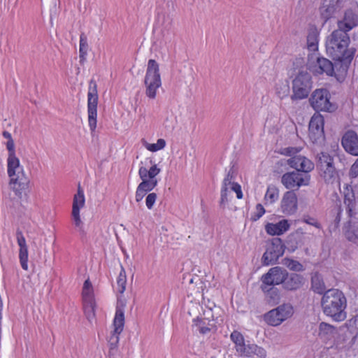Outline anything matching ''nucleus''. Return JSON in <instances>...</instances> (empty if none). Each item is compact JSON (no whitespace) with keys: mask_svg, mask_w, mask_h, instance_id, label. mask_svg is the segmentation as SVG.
Here are the masks:
<instances>
[{"mask_svg":"<svg viewBox=\"0 0 358 358\" xmlns=\"http://www.w3.org/2000/svg\"><path fill=\"white\" fill-rule=\"evenodd\" d=\"M324 315L334 322H343L347 318V299L343 292L338 289L326 290L320 301Z\"/></svg>","mask_w":358,"mask_h":358,"instance_id":"f257e3e1","label":"nucleus"},{"mask_svg":"<svg viewBox=\"0 0 358 358\" xmlns=\"http://www.w3.org/2000/svg\"><path fill=\"white\" fill-rule=\"evenodd\" d=\"M7 173L10 179L9 185L15 194L20 199L25 197L29 180L17 157L7 158Z\"/></svg>","mask_w":358,"mask_h":358,"instance_id":"f03ea898","label":"nucleus"},{"mask_svg":"<svg viewBox=\"0 0 358 358\" xmlns=\"http://www.w3.org/2000/svg\"><path fill=\"white\" fill-rule=\"evenodd\" d=\"M350 43V37L347 33L341 30H334L326 41L327 52L335 60L343 61L349 57L348 47Z\"/></svg>","mask_w":358,"mask_h":358,"instance_id":"7ed1b4c3","label":"nucleus"},{"mask_svg":"<svg viewBox=\"0 0 358 358\" xmlns=\"http://www.w3.org/2000/svg\"><path fill=\"white\" fill-rule=\"evenodd\" d=\"M145 94L150 99H155L159 89L162 87L159 66L155 59H149L144 78Z\"/></svg>","mask_w":358,"mask_h":358,"instance_id":"20e7f679","label":"nucleus"},{"mask_svg":"<svg viewBox=\"0 0 358 358\" xmlns=\"http://www.w3.org/2000/svg\"><path fill=\"white\" fill-rule=\"evenodd\" d=\"M301 150V148L288 147L282 150V154L292 157L287 160L290 167L296 169L297 172L308 174L314 169V164L307 157L297 155Z\"/></svg>","mask_w":358,"mask_h":358,"instance_id":"39448f33","label":"nucleus"},{"mask_svg":"<svg viewBox=\"0 0 358 358\" xmlns=\"http://www.w3.org/2000/svg\"><path fill=\"white\" fill-rule=\"evenodd\" d=\"M312 108L315 111L332 113L337 108L334 102L331 101V94L328 90L324 88L314 90L309 99Z\"/></svg>","mask_w":358,"mask_h":358,"instance_id":"423d86ee","label":"nucleus"},{"mask_svg":"<svg viewBox=\"0 0 358 358\" xmlns=\"http://www.w3.org/2000/svg\"><path fill=\"white\" fill-rule=\"evenodd\" d=\"M287 276V271L276 266L273 267L268 271L262 275V285L261 288L264 292H275L276 294V299H278V290L271 286L278 285L285 280V277Z\"/></svg>","mask_w":358,"mask_h":358,"instance_id":"0eeeda50","label":"nucleus"},{"mask_svg":"<svg viewBox=\"0 0 358 358\" xmlns=\"http://www.w3.org/2000/svg\"><path fill=\"white\" fill-rule=\"evenodd\" d=\"M293 314V306L290 303H283L267 312L264 319L268 325L278 327L290 318Z\"/></svg>","mask_w":358,"mask_h":358,"instance_id":"6e6552de","label":"nucleus"},{"mask_svg":"<svg viewBox=\"0 0 358 358\" xmlns=\"http://www.w3.org/2000/svg\"><path fill=\"white\" fill-rule=\"evenodd\" d=\"M312 89L311 76L308 73H299L292 81V99L300 100L306 98Z\"/></svg>","mask_w":358,"mask_h":358,"instance_id":"1a4fd4ad","label":"nucleus"},{"mask_svg":"<svg viewBox=\"0 0 358 358\" xmlns=\"http://www.w3.org/2000/svg\"><path fill=\"white\" fill-rule=\"evenodd\" d=\"M85 204L84 192L79 186L77 193L73 196L71 217L75 229L80 234H84V222L81 218L80 210L84 208Z\"/></svg>","mask_w":358,"mask_h":358,"instance_id":"9d476101","label":"nucleus"},{"mask_svg":"<svg viewBox=\"0 0 358 358\" xmlns=\"http://www.w3.org/2000/svg\"><path fill=\"white\" fill-rule=\"evenodd\" d=\"M95 82L91 81L87 93V113L89 127L92 131L96 127L98 94Z\"/></svg>","mask_w":358,"mask_h":358,"instance_id":"9b49d317","label":"nucleus"},{"mask_svg":"<svg viewBox=\"0 0 358 358\" xmlns=\"http://www.w3.org/2000/svg\"><path fill=\"white\" fill-rule=\"evenodd\" d=\"M310 176L295 171L284 173L281 177V183L287 189H299L302 186L309 185Z\"/></svg>","mask_w":358,"mask_h":358,"instance_id":"f8f14e48","label":"nucleus"},{"mask_svg":"<svg viewBox=\"0 0 358 358\" xmlns=\"http://www.w3.org/2000/svg\"><path fill=\"white\" fill-rule=\"evenodd\" d=\"M285 252V245L280 238H273L266 246L262 256V263L268 266L275 264Z\"/></svg>","mask_w":358,"mask_h":358,"instance_id":"ddd939ff","label":"nucleus"},{"mask_svg":"<svg viewBox=\"0 0 358 358\" xmlns=\"http://www.w3.org/2000/svg\"><path fill=\"white\" fill-rule=\"evenodd\" d=\"M113 331L109 339L110 350H115L119 343V336L123 331L124 325V312L122 308L117 307L113 319Z\"/></svg>","mask_w":358,"mask_h":358,"instance_id":"4468645a","label":"nucleus"},{"mask_svg":"<svg viewBox=\"0 0 358 358\" xmlns=\"http://www.w3.org/2000/svg\"><path fill=\"white\" fill-rule=\"evenodd\" d=\"M82 296L83 301L84 310L89 320L94 316L95 300L94 289L90 280L84 282Z\"/></svg>","mask_w":358,"mask_h":358,"instance_id":"2eb2a0df","label":"nucleus"},{"mask_svg":"<svg viewBox=\"0 0 358 358\" xmlns=\"http://www.w3.org/2000/svg\"><path fill=\"white\" fill-rule=\"evenodd\" d=\"M309 138L313 143L324 140V117L320 113H315L309 122Z\"/></svg>","mask_w":358,"mask_h":358,"instance_id":"dca6fc26","label":"nucleus"},{"mask_svg":"<svg viewBox=\"0 0 358 358\" xmlns=\"http://www.w3.org/2000/svg\"><path fill=\"white\" fill-rule=\"evenodd\" d=\"M298 210V198L293 191L285 192L280 200L279 210L285 216L294 215Z\"/></svg>","mask_w":358,"mask_h":358,"instance_id":"f3484780","label":"nucleus"},{"mask_svg":"<svg viewBox=\"0 0 358 358\" xmlns=\"http://www.w3.org/2000/svg\"><path fill=\"white\" fill-rule=\"evenodd\" d=\"M339 333L336 327L327 322H320L318 327V337L324 343L334 347L336 345Z\"/></svg>","mask_w":358,"mask_h":358,"instance_id":"a211bd4d","label":"nucleus"},{"mask_svg":"<svg viewBox=\"0 0 358 358\" xmlns=\"http://www.w3.org/2000/svg\"><path fill=\"white\" fill-rule=\"evenodd\" d=\"M313 57L309 60V69L315 75L325 73L327 76H333L334 75V68L332 62L324 57H317L315 61Z\"/></svg>","mask_w":358,"mask_h":358,"instance_id":"6ab92c4d","label":"nucleus"},{"mask_svg":"<svg viewBox=\"0 0 358 358\" xmlns=\"http://www.w3.org/2000/svg\"><path fill=\"white\" fill-rule=\"evenodd\" d=\"M237 355L242 357L252 358L256 356L257 358H266V350L254 343L245 342L241 347L236 350Z\"/></svg>","mask_w":358,"mask_h":358,"instance_id":"aec40b11","label":"nucleus"},{"mask_svg":"<svg viewBox=\"0 0 358 358\" xmlns=\"http://www.w3.org/2000/svg\"><path fill=\"white\" fill-rule=\"evenodd\" d=\"M318 167L322 172L326 180L334 178L336 175V169L333 165V158L328 154L322 152L319 157Z\"/></svg>","mask_w":358,"mask_h":358,"instance_id":"412c9836","label":"nucleus"},{"mask_svg":"<svg viewBox=\"0 0 358 358\" xmlns=\"http://www.w3.org/2000/svg\"><path fill=\"white\" fill-rule=\"evenodd\" d=\"M341 143L347 152L358 156V136L355 131H347L342 138Z\"/></svg>","mask_w":358,"mask_h":358,"instance_id":"4be33fe9","label":"nucleus"},{"mask_svg":"<svg viewBox=\"0 0 358 358\" xmlns=\"http://www.w3.org/2000/svg\"><path fill=\"white\" fill-rule=\"evenodd\" d=\"M358 24V16L352 10L345 11L343 20L338 22V29L348 34Z\"/></svg>","mask_w":358,"mask_h":358,"instance_id":"5701e85b","label":"nucleus"},{"mask_svg":"<svg viewBox=\"0 0 358 358\" xmlns=\"http://www.w3.org/2000/svg\"><path fill=\"white\" fill-rule=\"evenodd\" d=\"M290 226L288 220L282 219L276 223H267L265 225V231L270 236H280L286 233Z\"/></svg>","mask_w":358,"mask_h":358,"instance_id":"b1692460","label":"nucleus"},{"mask_svg":"<svg viewBox=\"0 0 358 358\" xmlns=\"http://www.w3.org/2000/svg\"><path fill=\"white\" fill-rule=\"evenodd\" d=\"M303 278L296 273L288 274L285 277V280L282 282L285 289L288 290H295L299 289L303 284Z\"/></svg>","mask_w":358,"mask_h":358,"instance_id":"393cba45","label":"nucleus"},{"mask_svg":"<svg viewBox=\"0 0 358 358\" xmlns=\"http://www.w3.org/2000/svg\"><path fill=\"white\" fill-rule=\"evenodd\" d=\"M230 172H229L227 176L224 178L222 182L221 188V198L220 205L222 208H224L231 197V191L230 190Z\"/></svg>","mask_w":358,"mask_h":358,"instance_id":"a878e982","label":"nucleus"},{"mask_svg":"<svg viewBox=\"0 0 358 358\" xmlns=\"http://www.w3.org/2000/svg\"><path fill=\"white\" fill-rule=\"evenodd\" d=\"M161 172V169L157 166L155 163L152 164L150 168L148 169L145 166H140L138 170V175L140 178L157 180L156 176Z\"/></svg>","mask_w":358,"mask_h":358,"instance_id":"bb28decb","label":"nucleus"},{"mask_svg":"<svg viewBox=\"0 0 358 358\" xmlns=\"http://www.w3.org/2000/svg\"><path fill=\"white\" fill-rule=\"evenodd\" d=\"M278 198H279L278 188L273 185H268L264 197V199L265 201V204H273L275 201H278Z\"/></svg>","mask_w":358,"mask_h":358,"instance_id":"cd10ccee","label":"nucleus"},{"mask_svg":"<svg viewBox=\"0 0 358 358\" xmlns=\"http://www.w3.org/2000/svg\"><path fill=\"white\" fill-rule=\"evenodd\" d=\"M212 327L213 325L210 324L209 321L206 318L197 317L193 320V327L202 334L209 332Z\"/></svg>","mask_w":358,"mask_h":358,"instance_id":"c85d7f7f","label":"nucleus"},{"mask_svg":"<svg viewBox=\"0 0 358 358\" xmlns=\"http://www.w3.org/2000/svg\"><path fill=\"white\" fill-rule=\"evenodd\" d=\"M143 146L148 151L152 152H156L157 151L163 150L166 145V142L163 138L157 139V142L155 143H150L145 139L141 141Z\"/></svg>","mask_w":358,"mask_h":358,"instance_id":"c756f323","label":"nucleus"},{"mask_svg":"<svg viewBox=\"0 0 358 358\" xmlns=\"http://www.w3.org/2000/svg\"><path fill=\"white\" fill-rule=\"evenodd\" d=\"M79 58L80 62L83 64L86 60V57L88 52V43L87 36L82 34L80 36V43H79Z\"/></svg>","mask_w":358,"mask_h":358,"instance_id":"7c9ffc66","label":"nucleus"},{"mask_svg":"<svg viewBox=\"0 0 358 358\" xmlns=\"http://www.w3.org/2000/svg\"><path fill=\"white\" fill-rule=\"evenodd\" d=\"M318 32L314 29L309 31L307 36L308 48L310 51H315L317 49Z\"/></svg>","mask_w":358,"mask_h":358,"instance_id":"2f4dec72","label":"nucleus"},{"mask_svg":"<svg viewBox=\"0 0 358 358\" xmlns=\"http://www.w3.org/2000/svg\"><path fill=\"white\" fill-rule=\"evenodd\" d=\"M312 288L317 294H323L325 292V285L320 275L315 274L312 277Z\"/></svg>","mask_w":358,"mask_h":358,"instance_id":"473e14b6","label":"nucleus"},{"mask_svg":"<svg viewBox=\"0 0 358 358\" xmlns=\"http://www.w3.org/2000/svg\"><path fill=\"white\" fill-rule=\"evenodd\" d=\"M345 199L344 203L348 206L349 211H352L355 208V195L352 189L348 187L344 191Z\"/></svg>","mask_w":358,"mask_h":358,"instance_id":"72a5a7b5","label":"nucleus"},{"mask_svg":"<svg viewBox=\"0 0 358 358\" xmlns=\"http://www.w3.org/2000/svg\"><path fill=\"white\" fill-rule=\"evenodd\" d=\"M230 339L234 344L235 350L241 347L242 344L245 341L243 335L237 330H234L231 333Z\"/></svg>","mask_w":358,"mask_h":358,"instance_id":"f704fd0d","label":"nucleus"},{"mask_svg":"<svg viewBox=\"0 0 358 358\" xmlns=\"http://www.w3.org/2000/svg\"><path fill=\"white\" fill-rule=\"evenodd\" d=\"M142 182L138 185L141 189H143L147 193L152 191L158 184L157 180H150V179H144L141 178Z\"/></svg>","mask_w":358,"mask_h":358,"instance_id":"c9c22d12","label":"nucleus"},{"mask_svg":"<svg viewBox=\"0 0 358 358\" xmlns=\"http://www.w3.org/2000/svg\"><path fill=\"white\" fill-rule=\"evenodd\" d=\"M19 259L22 268L24 271L28 270V248L19 249Z\"/></svg>","mask_w":358,"mask_h":358,"instance_id":"e433bc0d","label":"nucleus"},{"mask_svg":"<svg viewBox=\"0 0 358 358\" xmlns=\"http://www.w3.org/2000/svg\"><path fill=\"white\" fill-rule=\"evenodd\" d=\"M117 283L119 287V292L123 293L126 288L127 275L124 268L121 266V270L117 279Z\"/></svg>","mask_w":358,"mask_h":358,"instance_id":"4c0bfd02","label":"nucleus"},{"mask_svg":"<svg viewBox=\"0 0 358 358\" xmlns=\"http://www.w3.org/2000/svg\"><path fill=\"white\" fill-rule=\"evenodd\" d=\"M345 237L349 241L358 244V228L350 227L345 232Z\"/></svg>","mask_w":358,"mask_h":358,"instance_id":"58836bf2","label":"nucleus"},{"mask_svg":"<svg viewBox=\"0 0 358 358\" xmlns=\"http://www.w3.org/2000/svg\"><path fill=\"white\" fill-rule=\"evenodd\" d=\"M285 265L292 271H300L303 269V266L299 262L293 259H285Z\"/></svg>","mask_w":358,"mask_h":358,"instance_id":"ea45409f","label":"nucleus"},{"mask_svg":"<svg viewBox=\"0 0 358 358\" xmlns=\"http://www.w3.org/2000/svg\"><path fill=\"white\" fill-rule=\"evenodd\" d=\"M229 178H230V185H229L230 187V190L231 192H234L236 193L237 199H242L243 198V192H242L241 185L238 183L232 181V176L231 173H230Z\"/></svg>","mask_w":358,"mask_h":358,"instance_id":"a19ab883","label":"nucleus"},{"mask_svg":"<svg viewBox=\"0 0 358 358\" xmlns=\"http://www.w3.org/2000/svg\"><path fill=\"white\" fill-rule=\"evenodd\" d=\"M5 145L8 150V157H17L14 141H7Z\"/></svg>","mask_w":358,"mask_h":358,"instance_id":"79ce46f5","label":"nucleus"},{"mask_svg":"<svg viewBox=\"0 0 358 358\" xmlns=\"http://www.w3.org/2000/svg\"><path fill=\"white\" fill-rule=\"evenodd\" d=\"M157 196L155 193H150L146 196L145 199V204L148 209H152L156 202Z\"/></svg>","mask_w":358,"mask_h":358,"instance_id":"37998d69","label":"nucleus"},{"mask_svg":"<svg viewBox=\"0 0 358 358\" xmlns=\"http://www.w3.org/2000/svg\"><path fill=\"white\" fill-rule=\"evenodd\" d=\"M265 212H266V210L262 204H260V203L257 204V206L255 207V213L252 217L253 220L256 221V220H259L260 217H262L264 215Z\"/></svg>","mask_w":358,"mask_h":358,"instance_id":"c03bdc74","label":"nucleus"},{"mask_svg":"<svg viewBox=\"0 0 358 358\" xmlns=\"http://www.w3.org/2000/svg\"><path fill=\"white\" fill-rule=\"evenodd\" d=\"M349 176L352 178H355L358 176V158L351 166L349 171Z\"/></svg>","mask_w":358,"mask_h":358,"instance_id":"a18cd8bd","label":"nucleus"},{"mask_svg":"<svg viewBox=\"0 0 358 358\" xmlns=\"http://www.w3.org/2000/svg\"><path fill=\"white\" fill-rule=\"evenodd\" d=\"M146 194H147L146 192H145L143 189H141L140 187L138 186L136 191V196H135L136 201L137 202L141 201L143 199V197L145 196Z\"/></svg>","mask_w":358,"mask_h":358,"instance_id":"49530a36","label":"nucleus"},{"mask_svg":"<svg viewBox=\"0 0 358 358\" xmlns=\"http://www.w3.org/2000/svg\"><path fill=\"white\" fill-rule=\"evenodd\" d=\"M17 242L20 248H27L26 240L23 234H17Z\"/></svg>","mask_w":358,"mask_h":358,"instance_id":"de8ad7c7","label":"nucleus"},{"mask_svg":"<svg viewBox=\"0 0 358 358\" xmlns=\"http://www.w3.org/2000/svg\"><path fill=\"white\" fill-rule=\"evenodd\" d=\"M267 297H269L270 299H269V302L270 303H276L278 302L279 301V294L278 293V299H276V294L275 292H270L268 294V292H264Z\"/></svg>","mask_w":358,"mask_h":358,"instance_id":"09e8293b","label":"nucleus"},{"mask_svg":"<svg viewBox=\"0 0 358 358\" xmlns=\"http://www.w3.org/2000/svg\"><path fill=\"white\" fill-rule=\"evenodd\" d=\"M303 222L308 224L314 226L316 228H318V229L320 228V224L314 218H312V217L305 218L303 220Z\"/></svg>","mask_w":358,"mask_h":358,"instance_id":"8fccbe9b","label":"nucleus"},{"mask_svg":"<svg viewBox=\"0 0 358 358\" xmlns=\"http://www.w3.org/2000/svg\"><path fill=\"white\" fill-rule=\"evenodd\" d=\"M2 136L4 138L7 139V141L13 140L11 134L7 131H3L2 133Z\"/></svg>","mask_w":358,"mask_h":358,"instance_id":"3c124183","label":"nucleus"},{"mask_svg":"<svg viewBox=\"0 0 358 358\" xmlns=\"http://www.w3.org/2000/svg\"><path fill=\"white\" fill-rule=\"evenodd\" d=\"M325 18H329V15H325L324 16Z\"/></svg>","mask_w":358,"mask_h":358,"instance_id":"603ef678","label":"nucleus"}]
</instances>
